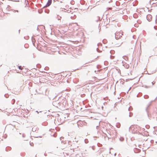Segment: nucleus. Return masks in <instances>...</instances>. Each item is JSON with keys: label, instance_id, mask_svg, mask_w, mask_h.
<instances>
[{"label": "nucleus", "instance_id": "nucleus-1", "mask_svg": "<svg viewBox=\"0 0 157 157\" xmlns=\"http://www.w3.org/2000/svg\"><path fill=\"white\" fill-rule=\"evenodd\" d=\"M52 104L55 107L57 108H61L60 105H61V102L59 100H58L56 101H53L52 102Z\"/></svg>", "mask_w": 157, "mask_h": 157}, {"label": "nucleus", "instance_id": "nucleus-2", "mask_svg": "<svg viewBox=\"0 0 157 157\" xmlns=\"http://www.w3.org/2000/svg\"><path fill=\"white\" fill-rule=\"evenodd\" d=\"M154 101H155L154 100L151 101L149 103L148 105H147V107L146 108V111L147 113V116H148V117H149V114H148V110H147L148 109V108L151 105V103L153 102Z\"/></svg>", "mask_w": 157, "mask_h": 157}, {"label": "nucleus", "instance_id": "nucleus-3", "mask_svg": "<svg viewBox=\"0 0 157 157\" xmlns=\"http://www.w3.org/2000/svg\"><path fill=\"white\" fill-rule=\"evenodd\" d=\"M66 105V101L65 99L62 100V102H61V105H60L61 108L63 106H65Z\"/></svg>", "mask_w": 157, "mask_h": 157}, {"label": "nucleus", "instance_id": "nucleus-4", "mask_svg": "<svg viewBox=\"0 0 157 157\" xmlns=\"http://www.w3.org/2000/svg\"><path fill=\"white\" fill-rule=\"evenodd\" d=\"M52 2V0H48L46 5L44 6V8H45L48 6H49L51 4Z\"/></svg>", "mask_w": 157, "mask_h": 157}, {"label": "nucleus", "instance_id": "nucleus-5", "mask_svg": "<svg viewBox=\"0 0 157 157\" xmlns=\"http://www.w3.org/2000/svg\"><path fill=\"white\" fill-rule=\"evenodd\" d=\"M152 17V16L150 14H148L146 16L147 19L149 21H150L151 20Z\"/></svg>", "mask_w": 157, "mask_h": 157}, {"label": "nucleus", "instance_id": "nucleus-6", "mask_svg": "<svg viewBox=\"0 0 157 157\" xmlns=\"http://www.w3.org/2000/svg\"><path fill=\"white\" fill-rule=\"evenodd\" d=\"M110 18L106 17L105 20L104 21L105 24L106 25L108 24L110 22Z\"/></svg>", "mask_w": 157, "mask_h": 157}, {"label": "nucleus", "instance_id": "nucleus-7", "mask_svg": "<svg viewBox=\"0 0 157 157\" xmlns=\"http://www.w3.org/2000/svg\"><path fill=\"white\" fill-rule=\"evenodd\" d=\"M101 17L99 16H97L95 18V21L98 22L101 20Z\"/></svg>", "mask_w": 157, "mask_h": 157}, {"label": "nucleus", "instance_id": "nucleus-8", "mask_svg": "<svg viewBox=\"0 0 157 157\" xmlns=\"http://www.w3.org/2000/svg\"><path fill=\"white\" fill-rule=\"evenodd\" d=\"M134 152L135 153H137L140 152V150L137 148H135L134 150Z\"/></svg>", "mask_w": 157, "mask_h": 157}, {"label": "nucleus", "instance_id": "nucleus-9", "mask_svg": "<svg viewBox=\"0 0 157 157\" xmlns=\"http://www.w3.org/2000/svg\"><path fill=\"white\" fill-rule=\"evenodd\" d=\"M32 41L33 44V45L34 46H35V40L34 38H33V37H32Z\"/></svg>", "mask_w": 157, "mask_h": 157}, {"label": "nucleus", "instance_id": "nucleus-10", "mask_svg": "<svg viewBox=\"0 0 157 157\" xmlns=\"http://www.w3.org/2000/svg\"><path fill=\"white\" fill-rule=\"evenodd\" d=\"M11 149V148L10 147H7L6 148V151H10Z\"/></svg>", "mask_w": 157, "mask_h": 157}, {"label": "nucleus", "instance_id": "nucleus-11", "mask_svg": "<svg viewBox=\"0 0 157 157\" xmlns=\"http://www.w3.org/2000/svg\"><path fill=\"white\" fill-rule=\"evenodd\" d=\"M44 7H43L42 9H41V10H38V13H42L43 12V11L44 10Z\"/></svg>", "mask_w": 157, "mask_h": 157}, {"label": "nucleus", "instance_id": "nucleus-12", "mask_svg": "<svg viewBox=\"0 0 157 157\" xmlns=\"http://www.w3.org/2000/svg\"><path fill=\"white\" fill-rule=\"evenodd\" d=\"M124 138L123 137H121L119 138V140L121 142H123L124 141Z\"/></svg>", "mask_w": 157, "mask_h": 157}, {"label": "nucleus", "instance_id": "nucleus-13", "mask_svg": "<svg viewBox=\"0 0 157 157\" xmlns=\"http://www.w3.org/2000/svg\"><path fill=\"white\" fill-rule=\"evenodd\" d=\"M45 12L46 13H48L49 12V10L48 9H45L44 8V9Z\"/></svg>", "mask_w": 157, "mask_h": 157}, {"label": "nucleus", "instance_id": "nucleus-14", "mask_svg": "<svg viewBox=\"0 0 157 157\" xmlns=\"http://www.w3.org/2000/svg\"><path fill=\"white\" fill-rule=\"evenodd\" d=\"M142 95V94L141 93H139L137 95V97H139L141 96Z\"/></svg>", "mask_w": 157, "mask_h": 157}, {"label": "nucleus", "instance_id": "nucleus-15", "mask_svg": "<svg viewBox=\"0 0 157 157\" xmlns=\"http://www.w3.org/2000/svg\"><path fill=\"white\" fill-rule=\"evenodd\" d=\"M122 44V42H121V43H120L117 44H115V45L116 47H118L120 46Z\"/></svg>", "mask_w": 157, "mask_h": 157}, {"label": "nucleus", "instance_id": "nucleus-16", "mask_svg": "<svg viewBox=\"0 0 157 157\" xmlns=\"http://www.w3.org/2000/svg\"><path fill=\"white\" fill-rule=\"evenodd\" d=\"M60 10H62V11H63V10H64V12H67V10L66 9H65V8H60Z\"/></svg>", "mask_w": 157, "mask_h": 157}, {"label": "nucleus", "instance_id": "nucleus-17", "mask_svg": "<svg viewBox=\"0 0 157 157\" xmlns=\"http://www.w3.org/2000/svg\"><path fill=\"white\" fill-rule=\"evenodd\" d=\"M144 98L146 99L148 98H149L148 96L147 95H144Z\"/></svg>", "mask_w": 157, "mask_h": 157}, {"label": "nucleus", "instance_id": "nucleus-18", "mask_svg": "<svg viewBox=\"0 0 157 157\" xmlns=\"http://www.w3.org/2000/svg\"><path fill=\"white\" fill-rule=\"evenodd\" d=\"M102 42L103 44H105L107 43V40L106 39H104L102 40Z\"/></svg>", "mask_w": 157, "mask_h": 157}, {"label": "nucleus", "instance_id": "nucleus-19", "mask_svg": "<svg viewBox=\"0 0 157 157\" xmlns=\"http://www.w3.org/2000/svg\"><path fill=\"white\" fill-rule=\"evenodd\" d=\"M154 0H150V4H153L154 3V2H153V1H154ZM156 0H155V1H156Z\"/></svg>", "mask_w": 157, "mask_h": 157}, {"label": "nucleus", "instance_id": "nucleus-20", "mask_svg": "<svg viewBox=\"0 0 157 157\" xmlns=\"http://www.w3.org/2000/svg\"><path fill=\"white\" fill-rule=\"evenodd\" d=\"M18 67L19 69L20 70H22L23 69V68L21 67V66H18Z\"/></svg>", "mask_w": 157, "mask_h": 157}, {"label": "nucleus", "instance_id": "nucleus-21", "mask_svg": "<svg viewBox=\"0 0 157 157\" xmlns=\"http://www.w3.org/2000/svg\"><path fill=\"white\" fill-rule=\"evenodd\" d=\"M15 100L14 99H13L12 101V102H11L12 104H13V105L14 104L15 102Z\"/></svg>", "mask_w": 157, "mask_h": 157}, {"label": "nucleus", "instance_id": "nucleus-22", "mask_svg": "<svg viewBox=\"0 0 157 157\" xmlns=\"http://www.w3.org/2000/svg\"><path fill=\"white\" fill-rule=\"evenodd\" d=\"M36 67L38 68H40L41 67V65L40 64H37L36 65Z\"/></svg>", "mask_w": 157, "mask_h": 157}, {"label": "nucleus", "instance_id": "nucleus-23", "mask_svg": "<svg viewBox=\"0 0 157 157\" xmlns=\"http://www.w3.org/2000/svg\"><path fill=\"white\" fill-rule=\"evenodd\" d=\"M4 96L6 98H8L9 96V95L8 94H6L4 95Z\"/></svg>", "mask_w": 157, "mask_h": 157}, {"label": "nucleus", "instance_id": "nucleus-24", "mask_svg": "<svg viewBox=\"0 0 157 157\" xmlns=\"http://www.w3.org/2000/svg\"><path fill=\"white\" fill-rule=\"evenodd\" d=\"M132 128H134V127L133 125H132L129 127V131H130V129H132Z\"/></svg>", "mask_w": 157, "mask_h": 157}, {"label": "nucleus", "instance_id": "nucleus-25", "mask_svg": "<svg viewBox=\"0 0 157 157\" xmlns=\"http://www.w3.org/2000/svg\"><path fill=\"white\" fill-rule=\"evenodd\" d=\"M70 3L71 4V5H73L74 4V1H73V0H72L70 2Z\"/></svg>", "mask_w": 157, "mask_h": 157}, {"label": "nucleus", "instance_id": "nucleus-26", "mask_svg": "<svg viewBox=\"0 0 157 157\" xmlns=\"http://www.w3.org/2000/svg\"><path fill=\"white\" fill-rule=\"evenodd\" d=\"M85 142V143L87 144L88 142V141L87 139H85L84 140Z\"/></svg>", "mask_w": 157, "mask_h": 157}, {"label": "nucleus", "instance_id": "nucleus-27", "mask_svg": "<svg viewBox=\"0 0 157 157\" xmlns=\"http://www.w3.org/2000/svg\"><path fill=\"white\" fill-rule=\"evenodd\" d=\"M145 127L147 128L148 129L150 128V126L148 125H146L145 126Z\"/></svg>", "mask_w": 157, "mask_h": 157}, {"label": "nucleus", "instance_id": "nucleus-28", "mask_svg": "<svg viewBox=\"0 0 157 157\" xmlns=\"http://www.w3.org/2000/svg\"><path fill=\"white\" fill-rule=\"evenodd\" d=\"M98 146L99 147H101L102 145L99 143H98L97 144Z\"/></svg>", "mask_w": 157, "mask_h": 157}, {"label": "nucleus", "instance_id": "nucleus-29", "mask_svg": "<svg viewBox=\"0 0 157 157\" xmlns=\"http://www.w3.org/2000/svg\"><path fill=\"white\" fill-rule=\"evenodd\" d=\"M152 87V86H145V87L146 88H150V87Z\"/></svg>", "mask_w": 157, "mask_h": 157}, {"label": "nucleus", "instance_id": "nucleus-30", "mask_svg": "<svg viewBox=\"0 0 157 157\" xmlns=\"http://www.w3.org/2000/svg\"><path fill=\"white\" fill-rule=\"evenodd\" d=\"M80 2V3L82 5H83L84 4V1L83 0H82Z\"/></svg>", "mask_w": 157, "mask_h": 157}, {"label": "nucleus", "instance_id": "nucleus-31", "mask_svg": "<svg viewBox=\"0 0 157 157\" xmlns=\"http://www.w3.org/2000/svg\"><path fill=\"white\" fill-rule=\"evenodd\" d=\"M114 56H111H111H110V59H114Z\"/></svg>", "mask_w": 157, "mask_h": 157}, {"label": "nucleus", "instance_id": "nucleus-32", "mask_svg": "<svg viewBox=\"0 0 157 157\" xmlns=\"http://www.w3.org/2000/svg\"><path fill=\"white\" fill-rule=\"evenodd\" d=\"M13 10V11L14 12H17L18 13L19 12V11L18 10Z\"/></svg>", "mask_w": 157, "mask_h": 157}, {"label": "nucleus", "instance_id": "nucleus-33", "mask_svg": "<svg viewBox=\"0 0 157 157\" xmlns=\"http://www.w3.org/2000/svg\"><path fill=\"white\" fill-rule=\"evenodd\" d=\"M85 95V94H83L81 95V97H84Z\"/></svg>", "mask_w": 157, "mask_h": 157}, {"label": "nucleus", "instance_id": "nucleus-34", "mask_svg": "<svg viewBox=\"0 0 157 157\" xmlns=\"http://www.w3.org/2000/svg\"><path fill=\"white\" fill-rule=\"evenodd\" d=\"M96 50L97 51V52H100L101 51L99 50V49H98V48H97V49H96Z\"/></svg>", "mask_w": 157, "mask_h": 157}, {"label": "nucleus", "instance_id": "nucleus-35", "mask_svg": "<svg viewBox=\"0 0 157 157\" xmlns=\"http://www.w3.org/2000/svg\"><path fill=\"white\" fill-rule=\"evenodd\" d=\"M133 17L135 18H136L137 17V15L136 14H134L133 15Z\"/></svg>", "mask_w": 157, "mask_h": 157}, {"label": "nucleus", "instance_id": "nucleus-36", "mask_svg": "<svg viewBox=\"0 0 157 157\" xmlns=\"http://www.w3.org/2000/svg\"><path fill=\"white\" fill-rule=\"evenodd\" d=\"M132 115H133V114L132 113H131L130 112H129V117H131V116H132Z\"/></svg>", "mask_w": 157, "mask_h": 157}, {"label": "nucleus", "instance_id": "nucleus-37", "mask_svg": "<svg viewBox=\"0 0 157 157\" xmlns=\"http://www.w3.org/2000/svg\"><path fill=\"white\" fill-rule=\"evenodd\" d=\"M97 45L98 46H101L102 45V44L101 43H99Z\"/></svg>", "mask_w": 157, "mask_h": 157}, {"label": "nucleus", "instance_id": "nucleus-38", "mask_svg": "<svg viewBox=\"0 0 157 157\" xmlns=\"http://www.w3.org/2000/svg\"><path fill=\"white\" fill-rule=\"evenodd\" d=\"M28 44H25L24 45V47L25 48H27L28 47Z\"/></svg>", "mask_w": 157, "mask_h": 157}, {"label": "nucleus", "instance_id": "nucleus-39", "mask_svg": "<svg viewBox=\"0 0 157 157\" xmlns=\"http://www.w3.org/2000/svg\"><path fill=\"white\" fill-rule=\"evenodd\" d=\"M113 52H114V51L113 50H111L110 51V53L112 54H113Z\"/></svg>", "mask_w": 157, "mask_h": 157}, {"label": "nucleus", "instance_id": "nucleus-40", "mask_svg": "<svg viewBox=\"0 0 157 157\" xmlns=\"http://www.w3.org/2000/svg\"><path fill=\"white\" fill-rule=\"evenodd\" d=\"M48 67H45L44 68V70H48Z\"/></svg>", "mask_w": 157, "mask_h": 157}, {"label": "nucleus", "instance_id": "nucleus-41", "mask_svg": "<svg viewBox=\"0 0 157 157\" xmlns=\"http://www.w3.org/2000/svg\"><path fill=\"white\" fill-rule=\"evenodd\" d=\"M132 109V108H130V107L128 109V110L129 111H130Z\"/></svg>", "mask_w": 157, "mask_h": 157}, {"label": "nucleus", "instance_id": "nucleus-42", "mask_svg": "<svg viewBox=\"0 0 157 157\" xmlns=\"http://www.w3.org/2000/svg\"><path fill=\"white\" fill-rule=\"evenodd\" d=\"M43 40V38L41 37H40L39 39H38V40Z\"/></svg>", "mask_w": 157, "mask_h": 157}, {"label": "nucleus", "instance_id": "nucleus-43", "mask_svg": "<svg viewBox=\"0 0 157 157\" xmlns=\"http://www.w3.org/2000/svg\"><path fill=\"white\" fill-rule=\"evenodd\" d=\"M115 39H116V40H117V39H118V38L117 37H116V33H115Z\"/></svg>", "mask_w": 157, "mask_h": 157}, {"label": "nucleus", "instance_id": "nucleus-44", "mask_svg": "<svg viewBox=\"0 0 157 157\" xmlns=\"http://www.w3.org/2000/svg\"><path fill=\"white\" fill-rule=\"evenodd\" d=\"M154 140H151V141H150V142H151V143H154Z\"/></svg>", "mask_w": 157, "mask_h": 157}, {"label": "nucleus", "instance_id": "nucleus-45", "mask_svg": "<svg viewBox=\"0 0 157 157\" xmlns=\"http://www.w3.org/2000/svg\"><path fill=\"white\" fill-rule=\"evenodd\" d=\"M155 83V82H151V84H152V85H154Z\"/></svg>", "mask_w": 157, "mask_h": 157}, {"label": "nucleus", "instance_id": "nucleus-46", "mask_svg": "<svg viewBox=\"0 0 157 157\" xmlns=\"http://www.w3.org/2000/svg\"><path fill=\"white\" fill-rule=\"evenodd\" d=\"M154 28L155 30H157V26H154Z\"/></svg>", "mask_w": 157, "mask_h": 157}, {"label": "nucleus", "instance_id": "nucleus-47", "mask_svg": "<svg viewBox=\"0 0 157 157\" xmlns=\"http://www.w3.org/2000/svg\"><path fill=\"white\" fill-rule=\"evenodd\" d=\"M153 128H154V129L156 130H157V127H153Z\"/></svg>", "mask_w": 157, "mask_h": 157}, {"label": "nucleus", "instance_id": "nucleus-48", "mask_svg": "<svg viewBox=\"0 0 157 157\" xmlns=\"http://www.w3.org/2000/svg\"><path fill=\"white\" fill-rule=\"evenodd\" d=\"M156 70H155L154 71H152V73H155V72H156Z\"/></svg>", "mask_w": 157, "mask_h": 157}, {"label": "nucleus", "instance_id": "nucleus-49", "mask_svg": "<svg viewBox=\"0 0 157 157\" xmlns=\"http://www.w3.org/2000/svg\"><path fill=\"white\" fill-rule=\"evenodd\" d=\"M63 138V139L64 138V137H61L60 138V140H62V139Z\"/></svg>", "mask_w": 157, "mask_h": 157}, {"label": "nucleus", "instance_id": "nucleus-50", "mask_svg": "<svg viewBox=\"0 0 157 157\" xmlns=\"http://www.w3.org/2000/svg\"><path fill=\"white\" fill-rule=\"evenodd\" d=\"M36 112H37V113H41L42 111H40V112H38V111H36Z\"/></svg>", "mask_w": 157, "mask_h": 157}, {"label": "nucleus", "instance_id": "nucleus-51", "mask_svg": "<svg viewBox=\"0 0 157 157\" xmlns=\"http://www.w3.org/2000/svg\"><path fill=\"white\" fill-rule=\"evenodd\" d=\"M67 12L68 13H69L71 12V10H67Z\"/></svg>", "mask_w": 157, "mask_h": 157}, {"label": "nucleus", "instance_id": "nucleus-52", "mask_svg": "<svg viewBox=\"0 0 157 157\" xmlns=\"http://www.w3.org/2000/svg\"><path fill=\"white\" fill-rule=\"evenodd\" d=\"M42 137V136H37L36 137V138H38V137L41 138Z\"/></svg>", "mask_w": 157, "mask_h": 157}, {"label": "nucleus", "instance_id": "nucleus-53", "mask_svg": "<svg viewBox=\"0 0 157 157\" xmlns=\"http://www.w3.org/2000/svg\"><path fill=\"white\" fill-rule=\"evenodd\" d=\"M129 81V79H127L126 80V82H128V81Z\"/></svg>", "mask_w": 157, "mask_h": 157}, {"label": "nucleus", "instance_id": "nucleus-54", "mask_svg": "<svg viewBox=\"0 0 157 157\" xmlns=\"http://www.w3.org/2000/svg\"><path fill=\"white\" fill-rule=\"evenodd\" d=\"M6 10H8V11H9V10H10V8H8V7H7V8H6Z\"/></svg>", "mask_w": 157, "mask_h": 157}, {"label": "nucleus", "instance_id": "nucleus-55", "mask_svg": "<svg viewBox=\"0 0 157 157\" xmlns=\"http://www.w3.org/2000/svg\"><path fill=\"white\" fill-rule=\"evenodd\" d=\"M39 98H43V97H41V96H40V97H39Z\"/></svg>", "mask_w": 157, "mask_h": 157}, {"label": "nucleus", "instance_id": "nucleus-56", "mask_svg": "<svg viewBox=\"0 0 157 157\" xmlns=\"http://www.w3.org/2000/svg\"><path fill=\"white\" fill-rule=\"evenodd\" d=\"M131 87H130L129 88V89L128 90V91H127V93H128V92L129 91V90L131 89Z\"/></svg>", "mask_w": 157, "mask_h": 157}, {"label": "nucleus", "instance_id": "nucleus-57", "mask_svg": "<svg viewBox=\"0 0 157 157\" xmlns=\"http://www.w3.org/2000/svg\"><path fill=\"white\" fill-rule=\"evenodd\" d=\"M10 6H9V5H8L7 6V7H8V8H9L10 7Z\"/></svg>", "mask_w": 157, "mask_h": 157}, {"label": "nucleus", "instance_id": "nucleus-58", "mask_svg": "<svg viewBox=\"0 0 157 157\" xmlns=\"http://www.w3.org/2000/svg\"><path fill=\"white\" fill-rule=\"evenodd\" d=\"M32 144H33V143H32L31 144H30V145L31 146H32Z\"/></svg>", "mask_w": 157, "mask_h": 157}, {"label": "nucleus", "instance_id": "nucleus-59", "mask_svg": "<svg viewBox=\"0 0 157 157\" xmlns=\"http://www.w3.org/2000/svg\"><path fill=\"white\" fill-rule=\"evenodd\" d=\"M44 155H45V156H47V155L46 153H44Z\"/></svg>", "mask_w": 157, "mask_h": 157}, {"label": "nucleus", "instance_id": "nucleus-60", "mask_svg": "<svg viewBox=\"0 0 157 157\" xmlns=\"http://www.w3.org/2000/svg\"><path fill=\"white\" fill-rule=\"evenodd\" d=\"M20 29H19V30H18V32H19V33H20Z\"/></svg>", "mask_w": 157, "mask_h": 157}, {"label": "nucleus", "instance_id": "nucleus-61", "mask_svg": "<svg viewBox=\"0 0 157 157\" xmlns=\"http://www.w3.org/2000/svg\"><path fill=\"white\" fill-rule=\"evenodd\" d=\"M98 128H99L98 126H96V128H97V129H98Z\"/></svg>", "mask_w": 157, "mask_h": 157}, {"label": "nucleus", "instance_id": "nucleus-62", "mask_svg": "<svg viewBox=\"0 0 157 157\" xmlns=\"http://www.w3.org/2000/svg\"><path fill=\"white\" fill-rule=\"evenodd\" d=\"M157 99V97L155 98V99L154 100L155 101V100H156Z\"/></svg>", "mask_w": 157, "mask_h": 157}, {"label": "nucleus", "instance_id": "nucleus-63", "mask_svg": "<svg viewBox=\"0 0 157 157\" xmlns=\"http://www.w3.org/2000/svg\"><path fill=\"white\" fill-rule=\"evenodd\" d=\"M22 136H23V137H24V134H23L22 135Z\"/></svg>", "mask_w": 157, "mask_h": 157}, {"label": "nucleus", "instance_id": "nucleus-64", "mask_svg": "<svg viewBox=\"0 0 157 157\" xmlns=\"http://www.w3.org/2000/svg\"><path fill=\"white\" fill-rule=\"evenodd\" d=\"M37 30H39V29L38 28V27L37 28Z\"/></svg>", "mask_w": 157, "mask_h": 157}]
</instances>
